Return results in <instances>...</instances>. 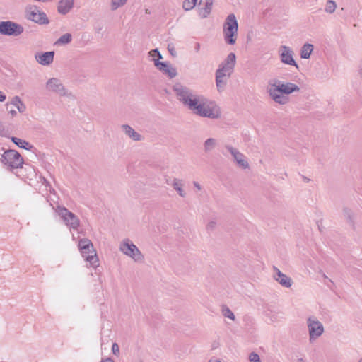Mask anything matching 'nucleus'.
Listing matches in <instances>:
<instances>
[{"label":"nucleus","instance_id":"31","mask_svg":"<svg viewBox=\"0 0 362 362\" xmlns=\"http://www.w3.org/2000/svg\"><path fill=\"white\" fill-rule=\"evenodd\" d=\"M148 54L152 58V60L154 61V64L156 63V61H158L159 59L162 58L161 54L157 49L150 51Z\"/></svg>","mask_w":362,"mask_h":362},{"label":"nucleus","instance_id":"43","mask_svg":"<svg viewBox=\"0 0 362 362\" xmlns=\"http://www.w3.org/2000/svg\"><path fill=\"white\" fill-rule=\"evenodd\" d=\"M359 74H360V76L362 77V66L360 67Z\"/></svg>","mask_w":362,"mask_h":362},{"label":"nucleus","instance_id":"38","mask_svg":"<svg viewBox=\"0 0 362 362\" xmlns=\"http://www.w3.org/2000/svg\"><path fill=\"white\" fill-rule=\"evenodd\" d=\"M204 116L208 117L211 119H218L219 115H203Z\"/></svg>","mask_w":362,"mask_h":362},{"label":"nucleus","instance_id":"40","mask_svg":"<svg viewBox=\"0 0 362 362\" xmlns=\"http://www.w3.org/2000/svg\"><path fill=\"white\" fill-rule=\"evenodd\" d=\"M208 362H223L221 359L216 358H210Z\"/></svg>","mask_w":362,"mask_h":362},{"label":"nucleus","instance_id":"12","mask_svg":"<svg viewBox=\"0 0 362 362\" xmlns=\"http://www.w3.org/2000/svg\"><path fill=\"white\" fill-rule=\"evenodd\" d=\"M24 31L23 27L11 21H0V34L6 36L17 37Z\"/></svg>","mask_w":362,"mask_h":362},{"label":"nucleus","instance_id":"36","mask_svg":"<svg viewBox=\"0 0 362 362\" xmlns=\"http://www.w3.org/2000/svg\"><path fill=\"white\" fill-rule=\"evenodd\" d=\"M201 49V45L199 42H195L194 44V50L197 53H198L200 51Z\"/></svg>","mask_w":362,"mask_h":362},{"label":"nucleus","instance_id":"26","mask_svg":"<svg viewBox=\"0 0 362 362\" xmlns=\"http://www.w3.org/2000/svg\"><path fill=\"white\" fill-rule=\"evenodd\" d=\"M72 40V35L70 33H66L62 35L56 42V45H67Z\"/></svg>","mask_w":362,"mask_h":362},{"label":"nucleus","instance_id":"5","mask_svg":"<svg viewBox=\"0 0 362 362\" xmlns=\"http://www.w3.org/2000/svg\"><path fill=\"white\" fill-rule=\"evenodd\" d=\"M238 24L235 16L229 14L223 27V33L225 42L228 45H234L238 37Z\"/></svg>","mask_w":362,"mask_h":362},{"label":"nucleus","instance_id":"37","mask_svg":"<svg viewBox=\"0 0 362 362\" xmlns=\"http://www.w3.org/2000/svg\"><path fill=\"white\" fill-rule=\"evenodd\" d=\"M6 98V96L5 93L3 91L0 90V102L5 101Z\"/></svg>","mask_w":362,"mask_h":362},{"label":"nucleus","instance_id":"7","mask_svg":"<svg viewBox=\"0 0 362 362\" xmlns=\"http://www.w3.org/2000/svg\"><path fill=\"white\" fill-rule=\"evenodd\" d=\"M119 250L124 255L133 259L135 262H142L144 259V256L129 239H124L122 240L119 247Z\"/></svg>","mask_w":362,"mask_h":362},{"label":"nucleus","instance_id":"15","mask_svg":"<svg viewBox=\"0 0 362 362\" xmlns=\"http://www.w3.org/2000/svg\"><path fill=\"white\" fill-rule=\"evenodd\" d=\"M225 150L231 156L238 167L243 169L249 168V163L245 156L238 148L230 145H226Z\"/></svg>","mask_w":362,"mask_h":362},{"label":"nucleus","instance_id":"39","mask_svg":"<svg viewBox=\"0 0 362 362\" xmlns=\"http://www.w3.org/2000/svg\"><path fill=\"white\" fill-rule=\"evenodd\" d=\"M193 185L194 186V187L197 189V190H201L202 189V186L200 185L199 183H198L197 182H193Z\"/></svg>","mask_w":362,"mask_h":362},{"label":"nucleus","instance_id":"29","mask_svg":"<svg viewBox=\"0 0 362 362\" xmlns=\"http://www.w3.org/2000/svg\"><path fill=\"white\" fill-rule=\"evenodd\" d=\"M12 141L20 148H22L24 149H29L30 148H31V145L28 142H27L24 140H22L19 138L13 137Z\"/></svg>","mask_w":362,"mask_h":362},{"label":"nucleus","instance_id":"18","mask_svg":"<svg viewBox=\"0 0 362 362\" xmlns=\"http://www.w3.org/2000/svg\"><path fill=\"white\" fill-rule=\"evenodd\" d=\"M155 66L163 74L167 75L170 78L176 76L177 71L170 63L156 61Z\"/></svg>","mask_w":362,"mask_h":362},{"label":"nucleus","instance_id":"1","mask_svg":"<svg viewBox=\"0 0 362 362\" xmlns=\"http://www.w3.org/2000/svg\"><path fill=\"white\" fill-rule=\"evenodd\" d=\"M176 98L190 110H197V113H218L220 107L216 103L204 95L193 94L191 90L181 85L173 86Z\"/></svg>","mask_w":362,"mask_h":362},{"label":"nucleus","instance_id":"32","mask_svg":"<svg viewBox=\"0 0 362 362\" xmlns=\"http://www.w3.org/2000/svg\"><path fill=\"white\" fill-rule=\"evenodd\" d=\"M249 360L250 362H259L260 358L257 353L252 352L249 355Z\"/></svg>","mask_w":362,"mask_h":362},{"label":"nucleus","instance_id":"44","mask_svg":"<svg viewBox=\"0 0 362 362\" xmlns=\"http://www.w3.org/2000/svg\"><path fill=\"white\" fill-rule=\"evenodd\" d=\"M16 110H11L10 113H16Z\"/></svg>","mask_w":362,"mask_h":362},{"label":"nucleus","instance_id":"41","mask_svg":"<svg viewBox=\"0 0 362 362\" xmlns=\"http://www.w3.org/2000/svg\"><path fill=\"white\" fill-rule=\"evenodd\" d=\"M101 362H114V361L111 358H107L106 359L102 360Z\"/></svg>","mask_w":362,"mask_h":362},{"label":"nucleus","instance_id":"22","mask_svg":"<svg viewBox=\"0 0 362 362\" xmlns=\"http://www.w3.org/2000/svg\"><path fill=\"white\" fill-rule=\"evenodd\" d=\"M121 128L125 134L127 135L133 141H139L142 139L141 135L136 132L130 126L124 124L121 127Z\"/></svg>","mask_w":362,"mask_h":362},{"label":"nucleus","instance_id":"8","mask_svg":"<svg viewBox=\"0 0 362 362\" xmlns=\"http://www.w3.org/2000/svg\"><path fill=\"white\" fill-rule=\"evenodd\" d=\"M306 325L310 342L317 340L325 332L322 323L315 315H310L306 318Z\"/></svg>","mask_w":362,"mask_h":362},{"label":"nucleus","instance_id":"4","mask_svg":"<svg viewBox=\"0 0 362 362\" xmlns=\"http://www.w3.org/2000/svg\"><path fill=\"white\" fill-rule=\"evenodd\" d=\"M78 247L81 256L93 268L98 265V258L92 242L88 238H81L78 243Z\"/></svg>","mask_w":362,"mask_h":362},{"label":"nucleus","instance_id":"45","mask_svg":"<svg viewBox=\"0 0 362 362\" xmlns=\"http://www.w3.org/2000/svg\"><path fill=\"white\" fill-rule=\"evenodd\" d=\"M358 362H362V357L359 358V360L358 361Z\"/></svg>","mask_w":362,"mask_h":362},{"label":"nucleus","instance_id":"30","mask_svg":"<svg viewBox=\"0 0 362 362\" xmlns=\"http://www.w3.org/2000/svg\"><path fill=\"white\" fill-rule=\"evenodd\" d=\"M222 314L225 317L230 319L234 321L235 320V316L232 310L227 306H223L222 308Z\"/></svg>","mask_w":362,"mask_h":362},{"label":"nucleus","instance_id":"33","mask_svg":"<svg viewBox=\"0 0 362 362\" xmlns=\"http://www.w3.org/2000/svg\"><path fill=\"white\" fill-rule=\"evenodd\" d=\"M343 213H344V216L348 218L349 220L351 221V218H352V216H353V213L352 211L349 209H344L343 210Z\"/></svg>","mask_w":362,"mask_h":362},{"label":"nucleus","instance_id":"16","mask_svg":"<svg viewBox=\"0 0 362 362\" xmlns=\"http://www.w3.org/2000/svg\"><path fill=\"white\" fill-rule=\"evenodd\" d=\"M273 278L281 286L285 288H290L293 284L292 279L286 274L282 273L278 268L274 267Z\"/></svg>","mask_w":362,"mask_h":362},{"label":"nucleus","instance_id":"28","mask_svg":"<svg viewBox=\"0 0 362 362\" xmlns=\"http://www.w3.org/2000/svg\"><path fill=\"white\" fill-rule=\"evenodd\" d=\"M128 0H110V9L116 11L119 8L124 6Z\"/></svg>","mask_w":362,"mask_h":362},{"label":"nucleus","instance_id":"17","mask_svg":"<svg viewBox=\"0 0 362 362\" xmlns=\"http://www.w3.org/2000/svg\"><path fill=\"white\" fill-rule=\"evenodd\" d=\"M272 81L276 85L277 87H279V90L287 96L289 94H291L295 92H298L300 90V88L295 83L290 82L282 83L281 81L277 79H274Z\"/></svg>","mask_w":362,"mask_h":362},{"label":"nucleus","instance_id":"34","mask_svg":"<svg viewBox=\"0 0 362 362\" xmlns=\"http://www.w3.org/2000/svg\"><path fill=\"white\" fill-rule=\"evenodd\" d=\"M216 226V221L215 220H211L210 221L207 225H206V228L207 230H214Z\"/></svg>","mask_w":362,"mask_h":362},{"label":"nucleus","instance_id":"20","mask_svg":"<svg viewBox=\"0 0 362 362\" xmlns=\"http://www.w3.org/2000/svg\"><path fill=\"white\" fill-rule=\"evenodd\" d=\"M74 0H59L57 5V12L66 15L74 8Z\"/></svg>","mask_w":362,"mask_h":362},{"label":"nucleus","instance_id":"13","mask_svg":"<svg viewBox=\"0 0 362 362\" xmlns=\"http://www.w3.org/2000/svg\"><path fill=\"white\" fill-rule=\"evenodd\" d=\"M267 92L269 97L276 103L285 105L289 100L288 97L282 91H281L279 87H277L276 85L272 82V81L269 82Z\"/></svg>","mask_w":362,"mask_h":362},{"label":"nucleus","instance_id":"3","mask_svg":"<svg viewBox=\"0 0 362 362\" xmlns=\"http://www.w3.org/2000/svg\"><path fill=\"white\" fill-rule=\"evenodd\" d=\"M45 90L51 94L66 97L70 100H76V95L69 90L58 78H50L45 84Z\"/></svg>","mask_w":362,"mask_h":362},{"label":"nucleus","instance_id":"9","mask_svg":"<svg viewBox=\"0 0 362 362\" xmlns=\"http://www.w3.org/2000/svg\"><path fill=\"white\" fill-rule=\"evenodd\" d=\"M0 160L9 170L20 168L23 163L21 154L15 150L6 151L1 155Z\"/></svg>","mask_w":362,"mask_h":362},{"label":"nucleus","instance_id":"23","mask_svg":"<svg viewBox=\"0 0 362 362\" xmlns=\"http://www.w3.org/2000/svg\"><path fill=\"white\" fill-rule=\"evenodd\" d=\"M314 47L312 44L305 43L300 51V55L302 59H308L310 57L312 52H313Z\"/></svg>","mask_w":362,"mask_h":362},{"label":"nucleus","instance_id":"21","mask_svg":"<svg viewBox=\"0 0 362 362\" xmlns=\"http://www.w3.org/2000/svg\"><path fill=\"white\" fill-rule=\"evenodd\" d=\"M171 186L176 191V192L178 194V195L182 197L185 198L187 196V192L184 189V183L183 181L178 178H174L172 181Z\"/></svg>","mask_w":362,"mask_h":362},{"label":"nucleus","instance_id":"6","mask_svg":"<svg viewBox=\"0 0 362 362\" xmlns=\"http://www.w3.org/2000/svg\"><path fill=\"white\" fill-rule=\"evenodd\" d=\"M198 0H185L182 4V8L185 11H190L193 9L197 4ZM213 0H199L198 3V14L199 16L204 19L207 18L212 10Z\"/></svg>","mask_w":362,"mask_h":362},{"label":"nucleus","instance_id":"27","mask_svg":"<svg viewBox=\"0 0 362 362\" xmlns=\"http://www.w3.org/2000/svg\"><path fill=\"white\" fill-rule=\"evenodd\" d=\"M337 7V6L334 1L327 0L325 4V11L327 13L332 14L336 11Z\"/></svg>","mask_w":362,"mask_h":362},{"label":"nucleus","instance_id":"10","mask_svg":"<svg viewBox=\"0 0 362 362\" xmlns=\"http://www.w3.org/2000/svg\"><path fill=\"white\" fill-rule=\"evenodd\" d=\"M53 209L66 226L74 230H76L78 228L80 221L74 214L61 206H57Z\"/></svg>","mask_w":362,"mask_h":362},{"label":"nucleus","instance_id":"14","mask_svg":"<svg viewBox=\"0 0 362 362\" xmlns=\"http://www.w3.org/2000/svg\"><path fill=\"white\" fill-rule=\"evenodd\" d=\"M278 52L281 63L289 66H293L296 69L299 68L298 64L294 60V52L292 48L286 45H281L280 46Z\"/></svg>","mask_w":362,"mask_h":362},{"label":"nucleus","instance_id":"2","mask_svg":"<svg viewBox=\"0 0 362 362\" xmlns=\"http://www.w3.org/2000/svg\"><path fill=\"white\" fill-rule=\"evenodd\" d=\"M235 63V54L231 52L218 66L216 71V85L219 91L225 88L228 78L230 77L233 72Z\"/></svg>","mask_w":362,"mask_h":362},{"label":"nucleus","instance_id":"11","mask_svg":"<svg viewBox=\"0 0 362 362\" xmlns=\"http://www.w3.org/2000/svg\"><path fill=\"white\" fill-rule=\"evenodd\" d=\"M25 12L26 18L35 23L39 25H47L49 23L46 13L37 6H28L25 8Z\"/></svg>","mask_w":362,"mask_h":362},{"label":"nucleus","instance_id":"35","mask_svg":"<svg viewBox=\"0 0 362 362\" xmlns=\"http://www.w3.org/2000/svg\"><path fill=\"white\" fill-rule=\"evenodd\" d=\"M112 353L116 355L119 356V348L117 344L114 343L112 346Z\"/></svg>","mask_w":362,"mask_h":362},{"label":"nucleus","instance_id":"24","mask_svg":"<svg viewBox=\"0 0 362 362\" xmlns=\"http://www.w3.org/2000/svg\"><path fill=\"white\" fill-rule=\"evenodd\" d=\"M9 104L16 107L20 113H23L26 110L25 105L18 96L13 97Z\"/></svg>","mask_w":362,"mask_h":362},{"label":"nucleus","instance_id":"19","mask_svg":"<svg viewBox=\"0 0 362 362\" xmlns=\"http://www.w3.org/2000/svg\"><path fill=\"white\" fill-rule=\"evenodd\" d=\"M54 52H46L43 53H36L35 59L36 62L42 66H49L54 61Z\"/></svg>","mask_w":362,"mask_h":362},{"label":"nucleus","instance_id":"42","mask_svg":"<svg viewBox=\"0 0 362 362\" xmlns=\"http://www.w3.org/2000/svg\"><path fill=\"white\" fill-rule=\"evenodd\" d=\"M297 362H306V361L304 358H298Z\"/></svg>","mask_w":362,"mask_h":362},{"label":"nucleus","instance_id":"25","mask_svg":"<svg viewBox=\"0 0 362 362\" xmlns=\"http://www.w3.org/2000/svg\"><path fill=\"white\" fill-rule=\"evenodd\" d=\"M217 145V141L214 138L207 139L204 143V150L205 152L211 151Z\"/></svg>","mask_w":362,"mask_h":362}]
</instances>
